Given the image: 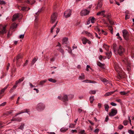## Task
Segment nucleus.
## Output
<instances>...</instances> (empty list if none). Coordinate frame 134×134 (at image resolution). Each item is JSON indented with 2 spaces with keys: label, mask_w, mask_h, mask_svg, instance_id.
<instances>
[{
  "label": "nucleus",
  "mask_w": 134,
  "mask_h": 134,
  "mask_svg": "<svg viewBox=\"0 0 134 134\" xmlns=\"http://www.w3.org/2000/svg\"><path fill=\"white\" fill-rule=\"evenodd\" d=\"M116 46L115 44L113 45V49L115 53L116 54H119L120 55L123 54L125 51V49L121 46H119L117 49H115Z\"/></svg>",
  "instance_id": "obj_1"
},
{
  "label": "nucleus",
  "mask_w": 134,
  "mask_h": 134,
  "mask_svg": "<svg viewBox=\"0 0 134 134\" xmlns=\"http://www.w3.org/2000/svg\"><path fill=\"white\" fill-rule=\"evenodd\" d=\"M114 68L116 71L118 72L119 77H122L123 73L122 72L121 68H120L119 65L116 64H115Z\"/></svg>",
  "instance_id": "obj_2"
},
{
  "label": "nucleus",
  "mask_w": 134,
  "mask_h": 134,
  "mask_svg": "<svg viewBox=\"0 0 134 134\" xmlns=\"http://www.w3.org/2000/svg\"><path fill=\"white\" fill-rule=\"evenodd\" d=\"M122 60L123 62L127 64V70L129 71H130L131 70V68L130 66V64L127 59V58H124V59H122Z\"/></svg>",
  "instance_id": "obj_3"
},
{
  "label": "nucleus",
  "mask_w": 134,
  "mask_h": 134,
  "mask_svg": "<svg viewBox=\"0 0 134 134\" xmlns=\"http://www.w3.org/2000/svg\"><path fill=\"white\" fill-rule=\"evenodd\" d=\"M57 14L55 13H53L51 16V23H54L57 20Z\"/></svg>",
  "instance_id": "obj_4"
},
{
  "label": "nucleus",
  "mask_w": 134,
  "mask_h": 134,
  "mask_svg": "<svg viewBox=\"0 0 134 134\" xmlns=\"http://www.w3.org/2000/svg\"><path fill=\"white\" fill-rule=\"evenodd\" d=\"M45 106L43 103H41L38 104L37 106V109L38 111H41L44 109Z\"/></svg>",
  "instance_id": "obj_5"
},
{
  "label": "nucleus",
  "mask_w": 134,
  "mask_h": 134,
  "mask_svg": "<svg viewBox=\"0 0 134 134\" xmlns=\"http://www.w3.org/2000/svg\"><path fill=\"white\" fill-rule=\"evenodd\" d=\"M123 36L125 39L127 40L129 39V35L128 31L126 30H124L122 31Z\"/></svg>",
  "instance_id": "obj_6"
},
{
  "label": "nucleus",
  "mask_w": 134,
  "mask_h": 134,
  "mask_svg": "<svg viewBox=\"0 0 134 134\" xmlns=\"http://www.w3.org/2000/svg\"><path fill=\"white\" fill-rule=\"evenodd\" d=\"M7 26L5 25L4 26H3L1 24H0V35L6 33V27Z\"/></svg>",
  "instance_id": "obj_7"
},
{
  "label": "nucleus",
  "mask_w": 134,
  "mask_h": 134,
  "mask_svg": "<svg viewBox=\"0 0 134 134\" xmlns=\"http://www.w3.org/2000/svg\"><path fill=\"white\" fill-rule=\"evenodd\" d=\"M71 10L70 9L65 11L64 14L65 17L66 18L70 17L71 15Z\"/></svg>",
  "instance_id": "obj_8"
},
{
  "label": "nucleus",
  "mask_w": 134,
  "mask_h": 134,
  "mask_svg": "<svg viewBox=\"0 0 134 134\" xmlns=\"http://www.w3.org/2000/svg\"><path fill=\"white\" fill-rule=\"evenodd\" d=\"M90 12L89 10L87 9L82 10L80 13V15L82 16H85L88 14Z\"/></svg>",
  "instance_id": "obj_9"
},
{
  "label": "nucleus",
  "mask_w": 134,
  "mask_h": 134,
  "mask_svg": "<svg viewBox=\"0 0 134 134\" xmlns=\"http://www.w3.org/2000/svg\"><path fill=\"white\" fill-rule=\"evenodd\" d=\"M117 113V110L112 109L111 110V112L109 114V115L110 116H112L115 115Z\"/></svg>",
  "instance_id": "obj_10"
},
{
  "label": "nucleus",
  "mask_w": 134,
  "mask_h": 134,
  "mask_svg": "<svg viewBox=\"0 0 134 134\" xmlns=\"http://www.w3.org/2000/svg\"><path fill=\"white\" fill-rule=\"evenodd\" d=\"M101 80L105 85H107V84H108L109 85V86H110V85L112 86V84L110 83L109 81L105 79L104 78L102 79Z\"/></svg>",
  "instance_id": "obj_11"
},
{
  "label": "nucleus",
  "mask_w": 134,
  "mask_h": 134,
  "mask_svg": "<svg viewBox=\"0 0 134 134\" xmlns=\"http://www.w3.org/2000/svg\"><path fill=\"white\" fill-rule=\"evenodd\" d=\"M68 96L67 95H64L62 98L61 100L64 102H65L68 101Z\"/></svg>",
  "instance_id": "obj_12"
},
{
  "label": "nucleus",
  "mask_w": 134,
  "mask_h": 134,
  "mask_svg": "<svg viewBox=\"0 0 134 134\" xmlns=\"http://www.w3.org/2000/svg\"><path fill=\"white\" fill-rule=\"evenodd\" d=\"M25 1L26 3L32 4L35 2V0H25Z\"/></svg>",
  "instance_id": "obj_13"
},
{
  "label": "nucleus",
  "mask_w": 134,
  "mask_h": 134,
  "mask_svg": "<svg viewBox=\"0 0 134 134\" xmlns=\"http://www.w3.org/2000/svg\"><path fill=\"white\" fill-rule=\"evenodd\" d=\"M19 15L20 14H14L13 16V18L12 19L13 21H14L16 19L18 18Z\"/></svg>",
  "instance_id": "obj_14"
},
{
  "label": "nucleus",
  "mask_w": 134,
  "mask_h": 134,
  "mask_svg": "<svg viewBox=\"0 0 134 134\" xmlns=\"http://www.w3.org/2000/svg\"><path fill=\"white\" fill-rule=\"evenodd\" d=\"M24 111H22L21 112H20L19 113L17 114H16L15 116H16L22 113H27L29 114H30V111H29V110L27 109H26L24 110Z\"/></svg>",
  "instance_id": "obj_15"
},
{
  "label": "nucleus",
  "mask_w": 134,
  "mask_h": 134,
  "mask_svg": "<svg viewBox=\"0 0 134 134\" xmlns=\"http://www.w3.org/2000/svg\"><path fill=\"white\" fill-rule=\"evenodd\" d=\"M115 92V91H111L107 92L105 93V94L104 95V96L105 97H107L108 96H110L112 94H113Z\"/></svg>",
  "instance_id": "obj_16"
},
{
  "label": "nucleus",
  "mask_w": 134,
  "mask_h": 134,
  "mask_svg": "<svg viewBox=\"0 0 134 134\" xmlns=\"http://www.w3.org/2000/svg\"><path fill=\"white\" fill-rule=\"evenodd\" d=\"M24 79V77H22V78L19 79V80L16 81L15 84H16V85H17L19 83H20L23 81Z\"/></svg>",
  "instance_id": "obj_17"
},
{
  "label": "nucleus",
  "mask_w": 134,
  "mask_h": 134,
  "mask_svg": "<svg viewBox=\"0 0 134 134\" xmlns=\"http://www.w3.org/2000/svg\"><path fill=\"white\" fill-rule=\"evenodd\" d=\"M85 79V76L84 74L82 73L80 76L79 77V79L80 80H83Z\"/></svg>",
  "instance_id": "obj_18"
},
{
  "label": "nucleus",
  "mask_w": 134,
  "mask_h": 134,
  "mask_svg": "<svg viewBox=\"0 0 134 134\" xmlns=\"http://www.w3.org/2000/svg\"><path fill=\"white\" fill-rule=\"evenodd\" d=\"M82 40L83 44H86L88 41V39L85 37H83L82 38Z\"/></svg>",
  "instance_id": "obj_19"
},
{
  "label": "nucleus",
  "mask_w": 134,
  "mask_h": 134,
  "mask_svg": "<svg viewBox=\"0 0 134 134\" xmlns=\"http://www.w3.org/2000/svg\"><path fill=\"white\" fill-rule=\"evenodd\" d=\"M105 54L107 55V58L109 59L111 57L112 55L111 52L110 51L109 52H106L105 53Z\"/></svg>",
  "instance_id": "obj_20"
},
{
  "label": "nucleus",
  "mask_w": 134,
  "mask_h": 134,
  "mask_svg": "<svg viewBox=\"0 0 134 134\" xmlns=\"http://www.w3.org/2000/svg\"><path fill=\"white\" fill-rule=\"evenodd\" d=\"M68 38L66 37L64 38L62 40V42L63 44H64L66 43L68 41Z\"/></svg>",
  "instance_id": "obj_21"
},
{
  "label": "nucleus",
  "mask_w": 134,
  "mask_h": 134,
  "mask_svg": "<svg viewBox=\"0 0 134 134\" xmlns=\"http://www.w3.org/2000/svg\"><path fill=\"white\" fill-rule=\"evenodd\" d=\"M109 47V46H108L107 44H104L103 45V48H105V50L107 51H108Z\"/></svg>",
  "instance_id": "obj_22"
},
{
  "label": "nucleus",
  "mask_w": 134,
  "mask_h": 134,
  "mask_svg": "<svg viewBox=\"0 0 134 134\" xmlns=\"http://www.w3.org/2000/svg\"><path fill=\"white\" fill-rule=\"evenodd\" d=\"M37 59L38 58L37 57H34L32 61L31 64L32 65L34 64Z\"/></svg>",
  "instance_id": "obj_23"
},
{
  "label": "nucleus",
  "mask_w": 134,
  "mask_h": 134,
  "mask_svg": "<svg viewBox=\"0 0 134 134\" xmlns=\"http://www.w3.org/2000/svg\"><path fill=\"white\" fill-rule=\"evenodd\" d=\"M89 21H91V22L92 23H94L95 20V18H94V17H90L89 18Z\"/></svg>",
  "instance_id": "obj_24"
},
{
  "label": "nucleus",
  "mask_w": 134,
  "mask_h": 134,
  "mask_svg": "<svg viewBox=\"0 0 134 134\" xmlns=\"http://www.w3.org/2000/svg\"><path fill=\"white\" fill-rule=\"evenodd\" d=\"M47 80H44L41 81L40 82V85H43L47 81Z\"/></svg>",
  "instance_id": "obj_25"
},
{
  "label": "nucleus",
  "mask_w": 134,
  "mask_h": 134,
  "mask_svg": "<svg viewBox=\"0 0 134 134\" xmlns=\"http://www.w3.org/2000/svg\"><path fill=\"white\" fill-rule=\"evenodd\" d=\"M21 118H19V119H18V118H13L11 120L12 121H21Z\"/></svg>",
  "instance_id": "obj_26"
},
{
  "label": "nucleus",
  "mask_w": 134,
  "mask_h": 134,
  "mask_svg": "<svg viewBox=\"0 0 134 134\" xmlns=\"http://www.w3.org/2000/svg\"><path fill=\"white\" fill-rule=\"evenodd\" d=\"M104 107L105 110L107 112H108V110L109 108L108 105L107 104H105L104 105Z\"/></svg>",
  "instance_id": "obj_27"
},
{
  "label": "nucleus",
  "mask_w": 134,
  "mask_h": 134,
  "mask_svg": "<svg viewBox=\"0 0 134 134\" xmlns=\"http://www.w3.org/2000/svg\"><path fill=\"white\" fill-rule=\"evenodd\" d=\"M58 50L62 53L63 55L64 54V51L63 50L62 48H59Z\"/></svg>",
  "instance_id": "obj_28"
},
{
  "label": "nucleus",
  "mask_w": 134,
  "mask_h": 134,
  "mask_svg": "<svg viewBox=\"0 0 134 134\" xmlns=\"http://www.w3.org/2000/svg\"><path fill=\"white\" fill-rule=\"evenodd\" d=\"M24 124H21L20 127L18 128L19 129H20L22 130H23L24 128Z\"/></svg>",
  "instance_id": "obj_29"
},
{
  "label": "nucleus",
  "mask_w": 134,
  "mask_h": 134,
  "mask_svg": "<svg viewBox=\"0 0 134 134\" xmlns=\"http://www.w3.org/2000/svg\"><path fill=\"white\" fill-rule=\"evenodd\" d=\"M104 12H105L104 11H102L99 12H98V13H97V15H103Z\"/></svg>",
  "instance_id": "obj_30"
},
{
  "label": "nucleus",
  "mask_w": 134,
  "mask_h": 134,
  "mask_svg": "<svg viewBox=\"0 0 134 134\" xmlns=\"http://www.w3.org/2000/svg\"><path fill=\"white\" fill-rule=\"evenodd\" d=\"M94 100L93 96L90 97V100L91 103H92Z\"/></svg>",
  "instance_id": "obj_31"
},
{
  "label": "nucleus",
  "mask_w": 134,
  "mask_h": 134,
  "mask_svg": "<svg viewBox=\"0 0 134 134\" xmlns=\"http://www.w3.org/2000/svg\"><path fill=\"white\" fill-rule=\"evenodd\" d=\"M48 80L51 82L53 83H55L56 82V81L55 80L53 79L52 78H49L48 79Z\"/></svg>",
  "instance_id": "obj_32"
},
{
  "label": "nucleus",
  "mask_w": 134,
  "mask_h": 134,
  "mask_svg": "<svg viewBox=\"0 0 134 134\" xmlns=\"http://www.w3.org/2000/svg\"><path fill=\"white\" fill-rule=\"evenodd\" d=\"M129 92V91H122L120 92L121 95H125L127 94Z\"/></svg>",
  "instance_id": "obj_33"
},
{
  "label": "nucleus",
  "mask_w": 134,
  "mask_h": 134,
  "mask_svg": "<svg viewBox=\"0 0 134 134\" xmlns=\"http://www.w3.org/2000/svg\"><path fill=\"white\" fill-rule=\"evenodd\" d=\"M17 26V25L16 23H13L12 25V27L13 29L16 28Z\"/></svg>",
  "instance_id": "obj_34"
},
{
  "label": "nucleus",
  "mask_w": 134,
  "mask_h": 134,
  "mask_svg": "<svg viewBox=\"0 0 134 134\" xmlns=\"http://www.w3.org/2000/svg\"><path fill=\"white\" fill-rule=\"evenodd\" d=\"M97 65H98L101 67L103 66H104L105 65L104 64H102L100 62H98L97 63Z\"/></svg>",
  "instance_id": "obj_35"
},
{
  "label": "nucleus",
  "mask_w": 134,
  "mask_h": 134,
  "mask_svg": "<svg viewBox=\"0 0 134 134\" xmlns=\"http://www.w3.org/2000/svg\"><path fill=\"white\" fill-rule=\"evenodd\" d=\"M96 92V91L95 90H91L89 91V93L90 94H95Z\"/></svg>",
  "instance_id": "obj_36"
},
{
  "label": "nucleus",
  "mask_w": 134,
  "mask_h": 134,
  "mask_svg": "<svg viewBox=\"0 0 134 134\" xmlns=\"http://www.w3.org/2000/svg\"><path fill=\"white\" fill-rule=\"evenodd\" d=\"M102 6V3L101 2H99L98 4L97 8H100Z\"/></svg>",
  "instance_id": "obj_37"
},
{
  "label": "nucleus",
  "mask_w": 134,
  "mask_h": 134,
  "mask_svg": "<svg viewBox=\"0 0 134 134\" xmlns=\"http://www.w3.org/2000/svg\"><path fill=\"white\" fill-rule=\"evenodd\" d=\"M67 129L64 128H62L60 129V131L62 132H65Z\"/></svg>",
  "instance_id": "obj_38"
},
{
  "label": "nucleus",
  "mask_w": 134,
  "mask_h": 134,
  "mask_svg": "<svg viewBox=\"0 0 134 134\" xmlns=\"http://www.w3.org/2000/svg\"><path fill=\"white\" fill-rule=\"evenodd\" d=\"M85 33L88 36H90L91 37L92 36V34L91 33L88 32L86 31Z\"/></svg>",
  "instance_id": "obj_39"
},
{
  "label": "nucleus",
  "mask_w": 134,
  "mask_h": 134,
  "mask_svg": "<svg viewBox=\"0 0 134 134\" xmlns=\"http://www.w3.org/2000/svg\"><path fill=\"white\" fill-rule=\"evenodd\" d=\"M76 125V124H70V125L69 127L71 128L74 127Z\"/></svg>",
  "instance_id": "obj_40"
},
{
  "label": "nucleus",
  "mask_w": 134,
  "mask_h": 134,
  "mask_svg": "<svg viewBox=\"0 0 134 134\" xmlns=\"http://www.w3.org/2000/svg\"><path fill=\"white\" fill-rule=\"evenodd\" d=\"M22 58V57L20 55L18 54L17 55L16 57V59L18 61L19 59Z\"/></svg>",
  "instance_id": "obj_41"
},
{
  "label": "nucleus",
  "mask_w": 134,
  "mask_h": 134,
  "mask_svg": "<svg viewBox=\"0 0 134 134\" xmlns=\"http://www.w3.org/2000/svg\"><path fill=\"white\" fill-rule=\"evenodd\" d=\"M11 112L10 111H7L4 114L3 116H5V115H7L9 114H11Z\"/></svg>",
  "instance_id": "obj_42"
},
{
  "label": "nucleus",
  "mask_w": 134,
  "mask_h": 134,
  "mask_svg": "<svg viewBox=\"0 0 134 134\" xmlns=\"http://www.w3.org/2000/svg\"><path fill=\"white\" fill-rule=\"evenodd\" d=\"M128 132L130 134H134V131L131 130H129Z\"/></svg>",
  "instance_id": "obj_43"
},
{
  "label": "nucleus",
  "mask_w": 134,
  "mask_h": 134,
  "mask_svg": "<svg viewBox=\"0 0 134 134\" xmlns=\"http://www.w3.org/2000/svg\"><path fill=\"white\" fill-rule=\"evenodd\" d=\"M123 128V126L122 125H120L118 127V128L120 130H121Z\"/></svg>",
  "instance_id": "obj_44"
},
{
  "label": "nucleus",
  "mask_w": 134,
  "mask_h": 134,
  "mask_svg": "<svg viewBox=\"0 0 134 134\" xmlns=\"http://www.w3.org/2000/svg\"><path fill=\"white\" fill-rule=\"evenodd\" d=\"M128 122V121L126 120H125L123 122V124L125 125L126 126L127 125Z\"/></svg>",
  "instance_id": "obj_45"
},
{
  "label": "nucleus",
  "mask_w": 134,
  "mask_h": 134,
  "mask_svg": "<svg viewBox=\"0 0 134 134\" xmlns=\"http://www.w3.org/2000/svg\"><path fill=\"white\" fill-rule=\"evenodd\" d=\"M85 132V131L84 130H81L79 132V133L80 134H84Z\"/></svg>",
  "instance_id": "obj_46"
},
{
  "label": "nucleus",
  "mask_w": 134,
  "mask_h": 134,
  "mask_svg": "<svg viewBox=\"0 0 134 134\" xmlns=\"http://www.w3.org/2000/svg\"><path fill=\"white\" fill-rule=\"evenodd\" d=\"M99 129H96L94 131V132L96 133H97L99 131Z\"/></svg>",
  "instance_id": "obj_47"
},
{
  "label": "nucleus",
  "mask_w": 134,
  "mask_h": 134,
  "mask_svg": "<svg viewBox=\"0 0 134 134\" xmlns=\"http://www.w3.org/2000/svg\"><path fill=\"white\" fill-rule=\"evenodd\" d=\"M5 4V2L3 1H0V4Z\"/></svg>",
  "instance_id": "obj_48"
},
{
  "label": "nucleus",
  "mask_w": 134,
  "mask_h": 134,
  "mask_svg": "<svg viewBox=\"0 0 134 134\" xmlns=\"http://www.w3.org/2000/svg\"><path fill=\"white\" fill-rule=\"evenodd\" d=\"M28 60H26L25 63L24 64L23 66H26L28 64Z\"/></svg>",
  "instance_id": "obj_49"
},
{
  "label": "nucleus",
  "mask_w": 134,
  "mask_h": 134,
  "mask_svg": "<svg viewBox=\"0 0 134 134\" xmlns=\"http://www.w3.org/2000/svg\"><path fill=\"white\" fill-rule=\"evenodd\" d=\"M24 34L21 35H20L19 38H23L24 37Z\"/></svg>",
  "instance_id": "obj_50"
},
{
  "label": "nucleus",
  "mask_w": 134,
  "mask_h": 134,
  "mask_svg": "<svg viewBox=\"0 0 134 134\" xmlns=\"http://www.w3.org/2000/svg\"><path fill=\"white\" fill-rule=\"evenodd\" d=\"M6 102H4L0 105V106H4L6 104Z\"/></svg>",
  "instance_id": "obj_51"
},
{
  "label": "nucleus",
  "mask_w": 134,
  "mask_h": 134,
  "mask_svg": "<svg viewBox=\"0 0 134 134\" xmlns=\"http://www.w3.org/2000/svg\"><path fill=\"white\" fill-rule=\"evenodd\" d=\"M17 85H16V84H15V85H14L12 88V89H13V90H14V89H15L17 87Z\"/></svg>",
  "instance_id": "obj_52"
},
{
  "label": "nucleus",
  "mask_w": 134,
  "mask_h": 134,
  "mask_svg": "<svg viewBox=\"0 0 134 134\" xmlns=\"http://www.w3.org/2000/svg\"><path fill=\"white\" fill-rule=\"evenodd\" d=\"M110 104L112 105L113 106H115L116 105V104L114 102H111Z\"/></svg>",
  "instance_id": "obj_53"
},
{
  "label": "nucleus",
  "mask_w": 134,
  "mask_h": 134,
  "mask_svg": "<svg viewBox=\"0 0 134 134\" xmlns=\"http://www.w3.org/2000/svg\"><path fill=\"white\" fill-rule=\"evenodd\" d=\"M88 82L90 83H96V82L95 81H91V80H89Z\"/></svg>",
  "instance_id": "obj_54"
},
{
  "label": "nucleus",
  "mask_w": 134,
  "mask_h": 134,
  "mask_svg": "<svg viewBox=\"0 0 134 134\" xmlns=\"http://www.w3.org/2000/svg\"><path fill=\"white\" fill-rule=\"evenodd\" d=\"M130 18V16L128 15H125V19H128L129 18Z\"/></svg>",
  "instance_id": "obj_55"
},
{
  "label": "nucleus",
  "mask_w": 134,
  "mask_h": 134,
  "mask_svg": "<svg viewBox=\"0 0 134 134\" xmlns=\"http://www.w3.org/2000/svg\"><path fill=\"white\" fill-rule=\"evenodd\" d=\"M58 23V21H57L55 24L54 25L53 27H52V28H53V29H54V28L57 25V24Z\"/></svg>",
  "instance_id": "obj_56"
},
{
  "label": "nucleus",
  "mask_w": 134,
  "mask_h": 134,
  "mask_svg": "<svg viewBox=\"0 0 134 134\" xmlns=\"http://www.w3.org/2000/svg\"><path fill=\"white\" fill-rule=\"evenodd\" d=\"M101 104L100 103H98V107L99 108H100L101 107Z\"/></svg>",
  "instance_id": "obj_57"
},
{
  "label": "nucleus",
  "mask_w": 134,
  "mask_h": 134,
  "mask_svg": "<svg viewBox=\"0 0 134 134\" xmlns=\"http://www.w3.org/2000/svg\"><path fill=\"white\" fill-rule=\"evenodd\" d=\"M26 7H21V10H22L23 11L25 10L26 9Z\"/></svg>",
  "instance_id": "obj_58"
},
{
  "label": "nucleus",
  "mask_w": 134,
  "mask_h": 134,
  "mask_svg": "<svg viewBox=\"0 0 134 134\" xmlns=\"http://www.w3.org/2000/svg\"><path fill=\"white\" fill-rule=\"evenodd\" d=\"M77 132V131L76 130H72L71 131V132L72 133H74V132Z\"/></svg>",
  "instance_id": "obj_59"
},
{
  "label": "nucleus",
  "mask_w": 134,
  "mask_h": 134,
  "mask_svg": "<svg viewBox=\"0 0 134 134\" xmlns=\"http://www.w3.org/2000/svg\"><path fill=\"white\" fill-rule=\"evenodd\" d=\"M29 85H30V87L31 88H32V87H35L33 85H32V84L31 83H29Z\"/></svg>",
  "instance_id": "obj_60"
},
{
  "label": "nucleus",
  "mask_w": 134,
  "mask_h": 134,
  "mask_svg": "<svg viewBox=\"0 0 134 134\" xmlns=\"http://www.w3.org/2000/svg\"><path fill=\"white\" fill-rule=\"evenodd\" d=\"M95 36H96V37L97 38H98L99 39L100 38V37L99 36V37L98 36V35L97 33H95Z\"/></svg>",
  "instance_id": "obj_61"
},
{
  "label": "nucleus",
  "mask_w": 134,
  "mask_h": 134,
  "mask_svg": "<svg viewBox=\"0 0 134 134\" xmlns=\"http://www.w3.org/2000/svg\"><path fill=\"white\" fill-rule=\"evenodd\" d=\"M108 119H109L108 116H107L106 117V118L105 119V121L106 122H107L108 121Z\"/></svg>",
  "instance_id": "obj_62"
},
{
  "label": "nucleus",
  "mask_w": 134,
  "mask_h": 134,
  "mask_svg": "<svg viewBox=\"0 0 134 134\" xmlns=\"http://www.w3.org/2000/svg\"><path fill=\"white\" fill-rule=\"evenodd\" d=\"M60 30V29L59 28H57V30L56 31V32L57 34H58V33L59 32Z\"/></svg>",
  "instance_id": "obj_63"
},
{
  "label": "nucleus",
  "mask_w": 134,
  "mask_h": 134,
  "mask_svg": "<svg viewBox=\"0 0 134 134\" xmlns=\"http://www.w3.org/2000/svg\"><path fill=\"white\" fill-rule=\"evenodd\" d=\"M70 98H72L74 97V96L72 94H70L68 95Z\"/></svg>",
  "instance_id": "obj_64"
}]
</instances>
